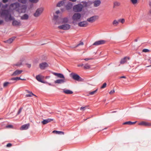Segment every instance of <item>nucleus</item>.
<instances>
[{"instance_id": "f257e3e1", "label": "nucleus", "mask_w": 151, "mask_h": 151, "mask_svg": "<svg viewBox=\"0 0 151 151\" xmlns=\"http://www.w3.org/2000/svg\"><path fill=\"white\" fill-rule=\"evenodd\" d=\"M77 2L79 3L73 6V11L75 12H81V13H85V14L86 12L84 8H87L88 6V2L86 1H82L81 2L78 1Z\"/></svg>"}, {"instance_id": "f03ea898", "label": "nucleus", "mask_w": 151, "mask_h": 151, "mask_svg": "<svg viewBox=\"0 0 151 151\" xmlns=\"http://www.w3.org/2000/svg\"><path fill=\"white\" fill-rule=\"evenodd\" d=\"M1 15L5 16V19L6 22L8 21V20H13L12 24L13 26H18L21 25L20 21L15 20L14 18L12 16L8 11L4 10L1 13Z\"/></svg>"}, {"instance_id": "7ed1b4c3", "label": "nucleus", "mask_w": 151, "mask_h": 151, "mask_svg": "<svg viewBox=\"0 0 151 151\" xmlns=\"http://www.w3.org/2000/svg\"><path fill=\"white\" fill-rule=\"evenodd\" d=\"M18 2H15L11 4L12 9L19 13H24L26 12L27 9V4L21 5Z\"/></svg>"}, {"instance_id": "20e7f679", "label": "nucleus", "mask_w": 151, "mask_h": 151, "mask_svg": "<svg viewBox=\"0 0 151 151\" xmlns=\"http://www.w3.org/2000/svg\"><path fill=\"white\" fill-rule=\"evenodd\" d=\"M85 14V13H81L79 12L74 13L72 17V19L73 20L72 24L74 25H77V22L80 21L82 17H83Z\"/></svg>"}, {"instance_id": "39448f33", "label": "nucleus", "mask_w": 151, "mask_h": 151, "mask_svg": "<svg viewBox=\"0 0 151 151\" xmlns=\"http://www.w3.org/2000/svg\"><path fill=\"white\" fill-rule=\"evenodd\" d=\"M58 24L60 25L58 27L59 29L66 30V17L61 18Z\"/></svg>"}, {"instance_id": "423d86ee", "label": "nucleus", "mask_w": 151, "mask_h": 151, "mask_svg": "<svg viewBox=\"0 0 151 151\" xmlns=\"http://www.w3.org/2000/svg\"><path fill=\"white\" fill-rule=\"evenodd\" d=\"M70 77L73 80L78 82H83L84 79L82 78L78 74L74 73H71L70 74Z\"/></svg>"}, {"instance_id": "0eeeda50", "label": "nucleus", "mask_w": 151, "mask_h": 151, "mask_svg": "<svg viewBox=\"0 0 151 151\" xmlns=\"http://www.w3.org/2000/svg\"><path fill=\"white\" fill-rule=\"evenodd\" d=\"M43 10L44 9L42 7H40L38 8L35 11V12L34 13V16L36 17H39L42 13Z\"/></svg>"}, {"instance_id": "6e6552de", "label": "nucleus", "mask_w": 151, "mask_h": 151, "mask_svg": "<svg viewBox=\"0 0 151 151\" xmlns=\"http://www.w3.org/2000/svg\"><path fill=\"white\" fill-rule=\"evenodd\" d=\"M66 0H63L59 1L56 5V6L57 7H63L66 8Z\"/></svg>"}, {"instance_id": "1a4fd4ad", "label": "nucleus", "mask_w": 151, "mask_h": 151, "mask_svg": "<svg viewBox=\"0 0 151 151\" xmlns=\"http://www.w3.org/2000/svg\"><path fill=\"white\" fill-rule=\"evenodd\" d=\"M99 18V16L97 15H94L89 18H88L86 20L87 22L90 23H93L96 20Z\"/></svg>"}, {"instance_id": "9d476101", "label": "nucleus", "mask_w": 151, "mask_h": 151, "mask_svg": "<svg viewBox=\"0 0 151 151\" xmlns=\"http://www.w3.org/2000/svg\"><path fill=\"white\" fill-rule=\"evenodd\" d=\"M58 16L54 14L52 19L53 22L55 24H58L60 21V19Z\"/></svg>"}, {"instance_id": "9b49d317", "label": "nucleus", "mask_w": 151, "mask_h": 151, "mask_svg": "<svg viewBox=\"0 0 151 151\" xmlns=\"http://www.w3.org/2000/svg\"><path fill=\"white\" fill-rule=\"evenodd\" d=\"M78 26L81 27H85L88 25V23L86 20L83 21H80L77 23Z\"/></svg>"}, {"instance_id": "f8f14e48", "label": "nucleus", "mask_w": 151, "mask_h": 151, "mask_svg": "<svg viewBox=\"0 0 151 151\" xmlns=\"http://www.w3.org/2000/svg\"><path fill=\"white\" fill-rule=\"evenodd\" d=\"M106 41L103 40H100L95 42L93 44V45L98 46L104 44Z\"/></svg>"}, {"instance_id": "ddd939ff", "label": "nucleus", "mask_w": 151, "mask_h": 151, "mask_svg": "<svg viewBox=\"0 0 151 151\" xmlns=\"http://www.w3.org/2000/svg\"><path fill=\"white\" fill-rule=\"evenodd\" d=\"M40 68L42 70L45 69L46 67H48V65L46 62L41 63L39 65Z\"/></svg>"}, {"instance_id": "4468645a", "label": "nucleus", "mask_w": 151, "mask_h": 151, "mask_svg": "<svg viewBox=\"0 0 151 151\" xmlns=\"http://www.w3.org/2000/svg\"><path fill=\"white\" fill-rule=\"evenodd\" d=\"M73 3L69 1L67 2V10L73 9Z\"/></svg>"}, {"instance_id": "2eb2a0df", "label": "nucleus", "mask_w": 151, "mask_h": 151, "mask_svg": "<svg viewBox=\"0 0 151 151\" xmlns=\"http://www.w3.org/2000/svg\"><path fill=\"white\" fill-rule=\"evenodd\" d=\"M24 58H22L20 61L17 63L16 64L13 65V66H16L18 67H20L23 65V62L24 60Z\"/></svg>"}, {"instance_id": "dca6fc26", "label": "nucleus", "mask_w": 151, "mask_h": 151, "mask_svg": "<svg viewBox=\"0 0 151 151\" xmlns=\"http://www.w3.org/2000/svg\"><path fill=\"white\" fill-rule=\"evenodd\" d=\"M22 71H23L22 70H17L12 74L11 76H16L20 74Z\"/></svg>"}, {"instance_id": "f3484780", "label": "nucleus", "mask_w": 151, "mask_h": 151, "mask_svg": "<svg viewBox=\"0 0 151 151\" xmlns=\"http://www.w3.org/2000/svg\"><path fill=\"white\" fill-rule=\"evenodd\" d=\"M138 124L140 125H142L145 126H150L151 124L148 122L143 121L139 123Z\"/></svg>"}, {"instance_id": "a211bd4d", "label": "nucleus", "mask_w": 151, "mask_h": 151, "mask_svg": "<svg viewBox=\"0 0 151 151\" xmlns=\"http://www.w3.org/2000/svg\"><path fill=\"white\" fill-rule=\"evenodd\" d=\"M52 74L55 75L58 78L65 79L64 76L62 73L53 72Z\"/></svg>"}, {"instance_id": "6ab92c4d", "label": "nucleus", "mask_w": 151, "mask_h": 151, "mask_svg": "<svg viewBox=\"0 0 151 151\" xmlns=\"http://www.w3.org/2000/svg\"><path fill=\"white\" fill-rule=\"evenodd\" d=\"M29 127V123L24 124L20 128V130H25L28 129Z\"/></svg>"}, {"instance_id": "aec40b11", "label": "nucleus", "mask_w": 151, "mask_h": 151, "mask_svg": "<svg viewBox=\"0 0 151 151\" xmlns=\"http://www.w3.org/2000/svg\"><path fill=\"white\" fill-rule=\"evenodd\" d=\"M42 76L40 75H37L36 76V79L37 81L43 83H45L46 82L42 80Z\"/></svg>"}, {"instance_id": "412c9836", "label": "nucleus", "mask_w": 151, "mask_h": 151, "mask_svg": "<svg viewBox=\"0 0 151 151\" xmlns=\"http://www.w3.org/2000/svg\"><path fill=\"white\" fill-rule=\"evenodd\" d=\"M94 2L93 6L95 7L98 6L101 3L100 0H95L94 1Z\"/></svg>"}, {"instance_id": "4be33fe9", "label": "nucleus", "mask_w": 151, "mask_h": 151, "mask_svg": "<svg viewBox=\"0 0 151 151\" xmlns=\"http://www.w3.org/2000/svg\"><path fill=\"white\" fill-rule=\"evenodd\" d=\"M53 119H52L48 118L46 119H44L43 121L41 122L43 124H45L47 123L53 121Z\"/></svg>"}, {"instance_id": "5701e85b", "label": "nucleus", "mask_w": 151, "mask_h": 151, "mask_svg": "<svg viewBox=\"0 0 151 151\" xmlns=\"http://www.w3.org/2000/svg\"><path fill=\"white\" fill-rule=\"evenodd\" d=\"M65 82V79L62 78V79H58L55 81L54 82L55 83L61 84Z\"/></svg>"}, {"instance_id": "b1692460", "label": "nucleus", "mask_w": 151, "mask_h": 151, "mask_svg": "<svg viewBox=\"0 0 151 151\" xmlns=\"http://www.w3.org/2000/svg\"><path fill=\"white\" fill-rule=\"evenodd\" d=\"M137 121H135L134 122H132L131 121H127L124 122L123 123V124L124 125L125 124H128V125H132L134 124H136V123L137 122Z\"/></svg>"}, {"instance_id": "393cba45", "label": "nucleus", "mask_w": 151, "mask_h": 151, "mask_svg": "<svg viewBox=\"0 0 151 151\" xmlns=\"http://www.w3.org/2000/svg\"><path fill=\"white\" fill-rule=\"evenodd\" d=\"M29 16L27 14H24L21 17V19L22 20H27L29 19Z\"/></svg>"}, {"instance_id": "a878e982", "label": "nucleus", "mask_w": 151, "mask_h": 151, "mask_svg": "<svg viewBox=\"0 0 151 151\" xmlns=\"http://www.w3.org/2000/svg\"><path fill=\"white\" fill-rule=\"evenodd\" d=\"M26 91L28 93H29V94H26V97H31L32 95L34 96H37L35 95L31 91H29L28 90H26Z\"/></svg>"}, {"instance_id": "bb28decb", "label": "nucleus", "mask_w": 151, "mask_h": 151, "mask_svg": "<svg viewBox=\"0 0 151 151\" xmlns=\"http://www.w3.org/2000/svg\"><path fill=\"white\" fill-rule=\"evenodd\" d=\"M15 38V37H12L9 39L8 40L5 41L4 42L5 43H7L9 44L11 43L14 40Z\"/></svg>"}, {"instance_id": "cd10ccee", "label": "nucleus", "mask_w": 151, "mask_h": 151, "mask_svg": "<svg viewBox=\"0 0 151 151\" xmlns=\"http://www.w3.org/2000/svg\"><path fill=\"white\" fill-rule=\"evenodd\" d=\"M127 58L128 60L129 59V57H125L121 59L120 63L121 64H123L125 62H126V59Z\"/></svg>"}, {"instance_id": "c85d7f7f", "label": "nucleus", "mask_w": 151, "mask_h": 151, "mask_svg": "<svg viewBox=\"0 0 151 151\" xmlns=\"http://www.w3.org/2000/svg\"><path fill=\"white\" fill-rule=\"evenodd\" d=\"M52 132L56 134L63 135L64 134L63 132L58 131L56 130H54L52 131Z\"/></svg>"}, {"instance_id": "c756f323", "label": "nucleus", "mask_w": 151, "mask_h": 151, "mask_svg": "<svg viewBox=\"0 0 151 151\" xmlns=\"http://www.w3.org/2000/svg\"><path fill=\"white\" fill-rule=\"evenodd\" d=\"M84 68L85 69H88L90 68L91 66L90 65L87 63L85 64L84 66Z\"/></svg>"}, {"instance_id": "7c9ffc66", "label": "nucleus", "mask_w": 151, "mask_h": 151, "mask_svg": "<svg viewBox=\"0 0 151 151\" xmlns=\"http://www.w3.org/2000/svg\"><path fill=\"white\" fill-rule=\"evenodd\" d=\"M29 1L32 3H37L39 1V0H28L27 2H26L25 4L28 3Z\"/></svg>"}, {"instance_id": "2f4dec72", "label": "nucleus", "mask_w": 151, "mask_h": 151, "mask_svg": "<svg viewBox=\"0 0 151 151\" xmlns=\"http://www.w3.org/2000/svg\"><path fill=\"white\" fill-rule=\"evenodd\" d=\"M120 5V3L117 2V1H115L114 3V6L113 8H115V6H119Z\"/></svg>"}, {"instance_id": "473e14b6", "label": "nucleus", "mask_w": 151, "mask_h": 151, "mask_svg": "<svg viewBox=\"0 0 151 151\" xmlns=\"http://www.w3.org/2000/svg\"><path fill=\"white\" fill-rule=\"evenodd\" d=\"M18 1L19 2V3L23 4H25L27 1L28 0H18Z\"/></svg>"}, {"instance_id": "72a5a7b5", "label": "nucleus", "mask_w": 151, "mask_h": 151, "mask_svg": "<svg viewBox=\"0 0 151 151\" xmlns=\"http://www.w3.org/2000/svg\"><path fill=\"white\" fill-rule=\"evenodd\" d=\"M73 92L72 91H71L69 89H67V94H71L73 93Z\"/></svg>"}, {"instance_id": "f704fd0d", "label": "nucleus", "mask_w": 151, "mask_h": 151, "mask_svg": "<svg viewBox=\"0 0 151 151\" xmlns=\"http://www.w3.org/2000/svg\"><path fill=\"white\" fill-rule=\"evenodd\" d=\"M131 3L133 4H135L138 3V0H130Z\"/></svg>"}, {"instance_id": "c9c22d12", "label": "nucleus", "mask_w": 151, "mask_h": 151, "mask_svg": "<svg viewBox=\"0 0 151 151\" xmlns=\"http://www.w3.org/2000/svg\"><path fill=\"white\" fill-rule=\"evenodd\" d=\"M98 89H97L93 91L90 92L89 93V94L91 95H93L95 93H96Z\"/></svg>"}, {"instance_id": "e433bc0d", "label": "nucleus", "mask_w": 151, "mask_h": 151, "mask_svg": "<svg viewBox=\"0 0 151 151\" xmlns=\"http://www.w3.org/2000/svg\"><path fill=\"white\" fill-rule=\"evenodd\" d=\"M118 21L119 22H121L122 23H124L125 22V19L124 18L119 19Z\"/></svg>"}, {"instance_id": "4c0bfd02", "label": "nucleus", "mask_w": 151, "mask_h": 151, "mask_svg": "<svg viewBox=\"0 0 151 151\" xmlns=\"http://www.w3.org/2000/svg\"><path fill=\"white\" fill-rule=\"evenodd\" d=\"M19 79H21L20 77H17L12 78L11 79V80L16 81V80H19Z\"/></svg>"}, {"instance_id": "58836bf2", "label": "nucleus", "mask_w": 151, "mask_h": 151, "mask_svg": "<svg viewBox=\"0 0 151 151\" xmlns=\"http://www.w3.org/2000/svg\"><path fill=\"white\" fill-rule=\"evenodd\" d=\"M150 51V50L147 49H144L142 50V52H148Z\"/></svg>"}, {"instance_id": "ea45409f", "label": "nucleus", "mask_w": 151, "mask_h": 151, "mask_svg": "<svg viewBox=\"0 0 151 151\" xmlns=\"http://www.w3.org/2000/svg\"><path fill=\"white\" fill-rule=\"evenodd\" d=\"M10 83H10L8 82H5L4 83L3 86H4V87H5L6 86L8 85V84H10Z\"/></svg>"}, {"instance_id": "a19ab883", "label": "nucleus", "mask_w": 151, "mask_h": 151, "mask_svg": "<svg viewBox=\"0 0 151 151\" xmlns=\"http://www.w3.org/2000/svg\"><path fill=\"white\" fill-rule=\"evenodd\" d=\"M119 23V22L118 21H117L116 20H114L113 22V24L114 25H116L118 24Z\"/></svg>"}, {"instance_id": "79ce46f5", "label": "nucleus", "mask_w": 151, "mask_h": 151, "mask_svg": "<svg viewBox=\"0 0 151 151\" xmlns=\"http://www.w3.org/2000/svg\"><path fill=\"white\" fill-rule=\"evenodd\" d=\"M107 84L106 83H103V85L101 86V88L102 89L105 88L106 87Z\"/></svg>"}, {"instance_id": "37998d69", "label": "nucleus", "mask_w": 151, "mask_h": 151, "mask_svg": "<svg viewBox=\"0 0 151 151\" xmlns=\"http://www.w3.org/2000/svg\"><path fill=\"white\" fill-rule=\"evenodd\" d=\"M83 44H84V43L83 42H80L77 45L76 47H77L80 45H83Z\"/></svg>"}, {"instance_id": "c03bdc74", "label": "nucleus", "mask_w": 151, "mask_h": 151, "mask_svg": "<svg viewBox=\"0 0 151 151\" xmlns=\"http://www.w3.org/2000/svg\"><path fill=\"white\" fill-rule=\"evenodd\" d=\"M22 109V107H21L19 109V111L18 112L17 115L19 114L21 112Z\"/></svg>"}, {"instance_id": "a18cd8bd", "label": "nucleus", "mask_w": 151, "mask_h": 151, "mask_svg": "<svg viewBox=\"0 0 151 151\" xmlns=\"http://www.w3.org/2000/svg\"><path fill=\"white\" fill-rule=\"evenodd\" d=\"M88 2V6L90 5V4H94V1H87Z\"/></svg>"}, {"instance_id": "49530a36", "label": "nucleus", "mask_w": 151, "mask_h": 151, "mask_svg": "<svg viewBox=\"0 0 151 151\" xmlns=\"http://www.w3.org/2000/svg\"><path fill=\"white\" fill-rule=\"evenodd\" d=\"M70 27V25L69 24H67V30H68Z\"/></svg>"}, {"instance_id": "de8ad7c7", "label": "nucleus", "mask_w": 151, "mask_h": 151, "mask_svg": "<svg viewBox=\"0 0 151 151\" xmlns=\"http://www.w3.org/2000/svg\"><path fill=\"white\" fill-rule=\"evenodd\" d=\"M86 108V107L82 106L80 108V110H81L84 111Z\"/></svg>"}, {"instance_id": "09e8293b", "label": "nucleus", "mask_w": 151, "mask_h": 151, "mask_svg": "<svg viewBox=\"0 0 151 151\" xmlns=\"http://www.w3.org/2000/svg\"><path fill=\"white\" fill-rule=\"evenodd\" d=\"M26 65H27V66L29 68L31 67V65L29 63H26Z\"/></svg>"}, {"instance_id": "8fccbe9b", "label": "nucleus", "mask_w": 151, "mask_h": 151, "mask_svg": "<svg viewBox=\"0 0 151 151\" xmlns=\"http://www.w3.org/2000/svg\"><path fill=\"white\" fill-rule=\"evenodd\" d=\"M115 92V91L114 89H113L110 92H109V93L110 94H111L112 93H114Z\"/></svg>"}, {"instance_id": "3c124183", "label": "nucleus", "mask_w": 151, "mask_h": 151, "mask_svg": "<svg viewBox=\"0 0 151 151\" xmlns=\"http://www.w3.org/2000/svg\"><path fill=\"white\" fill-rule=\"evenodd\" d=\"M6 127L7 128H12L13 127V126L12 125H9L7 126Z\"/></svg>"}, {"instance_id": "603ef678", "label": "nucleus", "mask_w": 151, "mask_h": 151, "mask_svg": "<svg viewBox=\"0 0 151 151\" xmlns=\"http://www.w3.org/2000/svg\"><path fill=\"white\" fill-rule=\"evenodd\" d=\"M4 23V21L3 20H0V25L3 24Z\"/></svg>"}, {"instance_id": "864d4df0", "label": "nucleus", "mask_w": 151, "mask_h": 151, "mask_svg": "<svg viewBox=\"0 0 151 151\" xmlns=\"http://www.w3.org/2000/svg\"><path fill=\"white\" fill-rule=\"evenodd\" d=\"M92 59V58H85L83 60L85 61H88L89 60H91Z\"/></svg>"}, {"instance_id": "5fc2aeb1", "label": "nucleus", "mask_w": 151, "mask_h": 151, "mask_svg": "<svg viewBox=\"0 0 151 151\" xmlns=\"http://www.w3.org/2000/svg\"><path fill=\"white\" fill-rule=\"evenodd\" d=\"M83 65H84V64H78L77 65V66L78 67H82V66H83Z\"/></svg>"}, {"instance_id": "6e6d98bb", "label": "nucleus", "mask_w": 151, "mask_h": 151, "mask_svg": "<svg viewBox=\"0 0 151 151\" xmlns=\"http://www.w3.org/2000/svg\"><path fill=\"white\" fill-rule=\"evenodd\" d=\"M12 145V144L11 143H9L6 145V146L7 147H11Z\"/></svg>"}, {"instance_id": "4d7b16f0", "label": "nucleus", "mask_w": 151, "mask_h": 151, "mask_svg": "<svg viewBox=\"0 0 151 151\" xmlns=\"http://www.w3.org/2000/svg\"><path fill=\"white\" fill-rule=\"evenodd\" d=\"M120 78H126V76H121L120 77Z\"/></svg>"}, {"instance_id": "13d9d810", "label": "nucleus", "mask_w": 151, "mask_h": 151, "mask_svg": "<svg viewBox=\"0 0 151 151\" xmlns=\"http://www.w3.org/2000/svg\"><path fill=\"white\" fill-rule=\"evenodd\" d=\"M60 13V11L59 10H58L57 11L55 12V13L56 14H59Z\"/></svg>"}, {"instance_id": "bf43d9fd", "label": "nucleus", "mask_w": 151, "mask_h": 151, "mask_svg": "<svg viewBox=\"0 0 151 151\" xmlns=\"http://www.w3.org/2000/svg\"><path fill=\"white\" fill-rule=\"evenodd\" d=\"M70 1H71L72 2H76L77 0H69Z\"/></svg>"}, {"instance_id": "052dcab7", "label": "nucleus", "mask_w": 151, "mask_h": 151, "mask_svg": "<svg viewBox=\"0 0 151 151\" xmlns=\"http://www.w3.org/2000/svg\"><path fill=\"white\" fill-rule=\"evenodd\" d=\"M8 1V0H3V3H5L7 2Z\"/></svg>"}, {"instance_id": "680f3d73", "label": "nucleus", "mask_w": 151, "mask_h": 151, "mask_svg": "<svg viewBox=\"0 0 151 151\" xmlns=\"http://www.w3.org/2000/svg\"><path fill=\"white\" fill-rule=\"evenodd\" d=\"M63 92L65 93H66V89H64L63 91Z\"/></svg>"}, {"instance_id": "e2e57ef3", "label": "nucleus", "mask_w": 151, "mask_h": 151, "mask_svg": "<svg viewBox=\"0 0 151 151\" xmlns=\"http://www.w3.org/2000/svg\"><path fill=\"white\" fill-rule=\"evenodd\" d=\"M134 41L136 42H137L138 41V39H136Z\"/></svg>"}, {"instance_id": "0e129e2a", "label": "nucleus", "mask_w": 151, "mask_h": 151, "mask_svg": "<svg viewBox=\"0 0 151 151\" xmlns=\"http://www.w3.org/2000/svg\"><path fill=\"white\" fill-rule=\"evenodd\" d=\"M8 6V5L7 4H6L4 6V7H6Z\"/></svg>"}, {"instance_id": "69168bd1", "label": "nucleus", "mask_w": 151, "mask_h": 151, "mask_svg": "<svg viewBox=\"0 0 151 151\" xmlns=\"http://www.w3.org/2000/svg\"><path fill=\"white\" fill-rule=\"evenodd\" d=\"M116 112V111H113L111 112L112 113H115Z\"/></svg>"}, {"instance_id": "338daca9", "label": "nucleus", "mask_w": 151, "mask_h": 151, "mask_svg": "<svg viewBox=\"0 0 151 151\" xmlns=\"http://www.w3.org/2000/svg\"><path fill=\"white\" fill-rule=\"evenodd\" d=\"M68 18L67 17V23L68 21Z\"/></svg>"}, {"instance_id": "774afa93", "label": "nucleus", "mask_w": 151, "mask_h": 151, "mask_svg": "<svg viewBox=\"0 0 151 151\" xmlns=\"http://www.w3.org/2000/svg\"><path fill=\"white\" fill-rule=\"evenodd\" d=\"M48 84L50 86H52V84L50 83H48Z\"/></svg>"}]
</instances>
